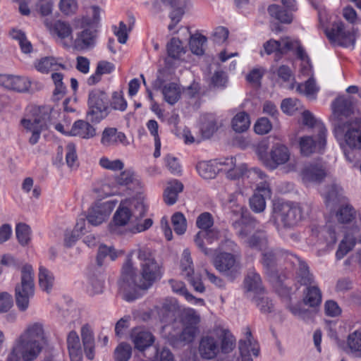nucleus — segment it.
<instances>
[{
  "label": "nucleus",
  "mask_w": 361,
  "mask_h": 361,
  "mask_svg": "<svg viewBox=\"0 0 361 361\" xmlns=\"http://www.w3.org/2000/svg\"><path fill=\"white\" fill-rule=\"evenodd\" d=\"M23 361H34L41 353L43 345L18 338L16 341Z\"/></svg>",
  "instance_id": "16"
},
{
  "label": "nucleus",
  "mask_w": 361,
  "mask_h": 361,
  "mask_svg": "<svg viewBox=\"0 0 361 361\" xmlns=\"http://www.w3.org/2000/svg\"><path fill=\"white\" fill-rule=\"evenodd\" d=\"M197 329L195 327L183 326L182 331L178 335V341L184 344L192 342L197 333Z\"/></svg>",
  "instance_id": "62"
},
{
  "label": "nucleus",
  "mask_w": 361,
  "mask_h": 361,
  "mask_svg": "<svg viewBox=\"0 0 361 361\" xmlns=\"http://www.w3.org/2000/svg\"><path fill=\"white\" fill-rule=\"evenodd\" d=\"M16 234L18 243L22 246L27 245L30 240V228L25 224H18L16 228Z\"/></svg>",
  "instance_id": "54"
},
{
  "label": "nucleus",
  "mask_w": 361,
  "mask_h": 361,
  "mask_svg": "<svg viewBox=\"0 0 361 361\" xmlns=\"http://www.w3.org/2000/svg\"><path fill=\"white\" fill-rule=\"evenodd\" d=\"M325 33L328 39L333 43L345 47L354 48L356 40V31L354 28H346L342 22H336Z\"/></svg>",
  "instance_id": "9"
},
{
  "label": "nucleus",
  "mask_w": 361,
  "mask_h": 361,
  "mask_svg": "<svg viewBox=\"0 0 361 361\" xmlns=\"http://www.w3.org/2000/svg\"><path fill=\"white\" fill-rule=\"evenodd\" d=\"M355 216V211L353 207L345 205L340 208L336 213V218L338 222L347 224L350 222Z\"/></svg>",
  "instance_id": "58"
},
{
  "label": "nucleus",
  "mask_w": 361,
  "mask_h": 361,
  "mask_svg": "<svg viewBox=\"0 0 361 361\" xmlns=\"http://www.w3.org/2000/svg\"><path fill=\"white\" fill-rule=\"evenodd\" d=\"M343 189L336 184L329 186L324 194L327 207L338 204L342 198Z\"/></svg>",
  "instance_id": "44"
},
{
  "label": "nucleus",
  "mask_w": 361,
  "mask_h": 361,
  "mask_svg": "<svg viewBox=\"0 0 361 361\" xmlns=\"http://www.w3.org/2000/svg\"><path fill=\"white\" fill-rule=\"evenodd\" d=\"M207 38L203 35L196 32L190 36L189 45L191 51L196 55L204 53Z\"/></svg>",
  "instance_id": "38"
},
{
  "label": "nucleus",
  "mask_w": 361,
  "mask_h": 361,
  "mask_svg": "<svg viewBox=\"0 0 361 361\" xmlns=\"http://www.w3.org/2000/svg\"><path fill=\"white\" fill-rule=\"evenodd\" d=\"M214 218L209 212L200 214L196 219V226L200 231H207L213 228Z\"/></svg>",
  "instance_id": "59"
},
{
  "label": "nucleus",
  "mask_w": 361,
  "mask_h": 361,
  "mask_svg": "<svg viewBox=\"0 0 361 361\" xmlns=\"http://www.w3.org/2000/svg\"><path fill=\"white\" fill-rule=\"evenodd\" d=\"M111 106L114 110L124 111L128 106L122 92H114L112 94Z\"/></svg>",
  "instance_id": "63"
},
{
  "label": "nucleus",
  "mask_w": 361,
  "mask_h": 361,
  "mask_svg": "<svg viewBox=\"0 0 361 361\" xmlns=\"http://www.w3.org/2000/svg\"><path fill=\"white\" fill-rule=\"evenodd\" d=\"M269 15L280 21L282 23H290L293 20L292 13L286 9L282 8L280 6L272 4L268 8Z\"/></svg>",
  "instance_id": "39"
},
{
  "label": "nucleus",
  "mask_w": 361,
  "mask_h": 361,
  "mask_svg": "<svg viewBox=\"0 0 361 361\" xmlns=\"http://www.w3.org/2000/svg\"><path fill=\"white\" fill-rule=\"evenodd\" d=\"M239 350L241 355L250 356V353H252L253 355L257 356L259 355V348L255 340H252L251 344H250L248 341H240Z\"/></svg>",
  "instance_id": "57"
},
{
  "label": "nucleus",
  "mask_w": 361,
  "mask_h": 361,
  "mask_svg": "<svg viewBox=\"0 0 361 361\" xmlns=\"http://www.w3.org/2000/svg\"><path fill=\"white\" fill-rule=\"evenodd\" d=\"M128 202H121L118 208L115 212L113 221L109 224V231L113 234L121 233L120 227L124 226L128 224L132 218V214L126 205Z\"/></svg>",
  "instance_id": "15"
},
{
  "label": "nucleus",
  "mask_w": 361,
  "mask_h": 361,
  "mask_svg": "<svg viewBox=\"0 0 361 361\" xmlns=\"http://www.w3.org/2000/svg\"><path fill=\"white\" fill-rule=\"evenodd\" d=\"M347 348L350 353L356 357H361V329L356 330L348 336Z\"/></svg>",
  "instance_id": "37"
},
{
  "label": "nucleus",
  "mask_w": 361,
  "mask_h": 361,
  "mask_svg": "<svg viewBox=\"0 0 361 361\" xmlns=\"http://www.w3.org/2000/svg\"><path fill=\"white\" fill-rule=\"evenodd\" d=\"M273 218L279 230L291 228L301 220L302 212L298 205L276 201L273 204Z\"/></svg>",
  "instance_id": "7"
},
{
  "label": "nucleus",
  "mask_w": 361,
  "mask_h": 361,
  "mask_svg": "<svg viewBox=\"0 0 361 361\" xmlns=\"http://www.w3.org/2000/svg\"><path fill=\"white\" fill-rule=\"evenodd\" d=\"M216 336L219 339L221 351L224 353H228L233 349L235 346V339L228 331L224 330L219 336Z\"/></svg>",
  "instance_id": "52"
},
{
  "label": "nucleus",
  "mask_w": 361,
  "mask_h": 361,
  "mask_svg": "<svg viewBox=\"0 0 361 361\" xmlns=\"http://www.w3.org/2000/svg\"><path fill=\"white\" fill-rule=\"evenodd\" d=\"M162 94L165 101L169 104L173 105L180 99L181 90L178 84L171 82L163 87Z\"/></svg>",
  "instance_id": "36"
},
{
  "label": "nucleus",
  "mask_w": 361,
  "mask_h": 361,
  "mask_svg": "<svg viewBox=\"0 0 361 361\" xmlns=\"http://www.w3.org/2000/svg\"><path fill=\"white\" fill-rule=\"evenodd\" d=\"M115 70V65L106 61H99L94 74L87 79V84L93 85L101 80L102 75L110 74Z\"/></svg>",
  "instance_id": "32"
},
{
  "label": "nucleus",
  "mask_w": 361,
  "mask_h": 361,
  "mask_svg": "<svg viewBox=\"0 0 361 361\" xmlns=\"http://www.w3.org/2000/svg\"><path fill=\"white\" fill-rule=\"evenodd\" d=\"M118 252L111 246L109 247L106 245H101L98 248L97 255V264L102 267L104 264V259L107 257L111 261H114L118 257Z\"/></svg>",
  "instance_id": "45"
},
{
  "label": "nucleus",
  "mask_w": 361,
  "mask_h": 361,
  "mask_svg": "<svg viewBox=\"0 0 361 361\" xmlns=\"http://www.w3.org/2000/svg\"><path fill=\"white\" fill-rule=\"evenodd\" d=\"M302 118L305 126L315 129L318 135H319L320 145H324V137H326L327 133V130L324 123L320 120L315 118L313 114L307 110L302 112Z\"/></svg>",
  "instance_id": "25"
},
{
  "label": "nucleus",
  "mask_w": 361,
  "mask_h": 361,
  "mask_svg": "<svg viewBox=\"0 0 361 361\" xmlns=\"http://www.w3.org/2000/svg\"><path fill=\"white\" fill-rule=\"evenodd\" d=\"M36 70L42 73H48L49 71H59L64 68V66L52 56L43 57L35 62Z\"/></svg>",
  "instance_id": "30"
},
{
  "label": "nucleus",
  "mask_w": 361,
  "mask_h": 361,
  "mask_svg": "<svg viewBox=\"0 0 361 361\" xmlns=\"http://www.w3.org/2000/svg\"><path fill=\"white\" fill-rule=\"evenodd\" d=\"M244 244L251 248L257 250H264L267 247V238L262 231H257L244 240Z\"/></svg>",
  "instance_id": "31"
},
{
  "label": "nucleus",
  "mask_w": 361,
  "mask_h": 361,
  "mask_svg": "<svg viewBox=\"0 0 361 361\" xmlns=\"http://www.w3.org/2000/svg\"><path fill=\"white\" fill-rule=\"evenodd\" d=\"M67 345L71 361H82V350L78 335L74 331L67 337Z\"/></svg>",
  "instance_id": "26"
},
{
  "label": "nucleus",
  "mask_w": 361,
  "mask_h": 361,
  "mask_svg": "<svg viewBox=\"0 0 361 361\" xmlns=\"http://www.w3.org/2000/svg\"><path fill=\"white\" fill-rule=\"evenodd\" d=\"M300 148L303 156H310L318 152L320 153L326 145V137H324V145H320L319 135H317V140H313L311 136H304L300 139Z\"/></svg>",
  "instance_id": "20"
},
{
  "label": "nucleus",
  "mask_w": 361,
  "mask_h": 361,
  "mask_svg": "<svg viewBox=\"0 0 361 361\" xmlns=\"http://www.w3.org/2000/svg\"><path fill=\"white\" fill-rule=\"evenodd\" d=\"M132 355V348L126 343H120L114 350V359L116 361H128Z\"/></svg>",
  "instance_id": "53"
},
{
  "label": "nucleus",
  "mask_w": 361,
  "mask_h": 361,
  "mask_svg": "<svg viewBox=\"0 0 361 361\" xmlns=\"http://www.w3.org/2000/svg\"><path fill=\"white\" fill-rule=\"evenodd\" d=\"M181 274L185 278L190 277L194 274V268L190 253L188 250H185L182 254L180 259Z\"/></svg>",
  "instance_id": "49"
},
{
  "label": "nucleus",
  "mask_w": 361,
  "mask_h": 361,
  "mask_svg": "<svg viewBox=\"0 0 361 361\" xmlns=\"http://www.w3.org/2000/svg\"><path fill=\"white\" fill-rule=\"evenodd\" d=\"M173 230L178 235L183 234L187 228V221L181 212L175 213L171 217Z\"/></svg>",
  "instance_id": "56"
},
{
  "label": "nucleus",
  "mask_w": 361,
  "mask_h": 361,
  "mask_svg": "<svg viewBox=\"0 0 361 361\" xmlns=\"http://www.w3.org/2000/svg\"><path fill=\"white\" fill-rule=\"evenodd\" d=\"M231 126L233 130L237 133L246 131L250 126L249 115L244 112L238 113L232 119Z\"/></svg>",
  "instance_id": "43"
},
{
  "label": "nucleus",
  "mask_w": 361,
  "mask_h": 361,
  "mask_svg": "<svg viewBox=\"0 0 361 361\" xmlns=\"http://www.w3.org/2000/svg\"><path fill=\"white\" fill-rule=\"evenodd\" d=\"M303 295V302L306 305L314 307L322 302V292L316 285L307 286Z\"/></svg>",
  "instance_id": "34"
},
{
  "label": "nucleus",
  "mask_w": 361,
  "mask_h": 361,
  "mask_svg": "<svg viewBox=\"0 0 361 361\" xmlns=\"http://www.w3.org/2000/svg\"><path fill=\"white\" fill-rule=\"evenodd\" d=\"M121 202H128L126 205L128 210L130 211L132 216L137 219L142 217L145 214V207L143 202L140 199L133 198L125 200Z\"/></svg>",
  "instance_id": "47"
},
{
  "label": "nucleus",
  "mask_w": 361,
  "mask_h": 361,
  "mask_svg": "<svg viewBox=\"0 0 361 361\" xmlns=\"http://www.w3.org/2000/svg\"><path fill=\"white\" fill-rule=\"evenodd\" d=\"M11 37L17 40L22 51L25 54L30 53L32 51V46L27 39L25 34L20 30L13 29L10 32Z\"/></svg>",
  "instance_id": "48"
},
{
  "label": "nucleus",
  "mask_w": 361,
  "mask_h": 361,
  "mask_svg": "<svg viewBox=\"0 0 361 361\" xmlns=\"http://www.w3.org/2000/svg\"><path fill=\"white\" fill-rule=\"evenodd\" d=\"M89 114L94 116L95 119L100 121L108 114L109 97L106 92L100 90H93L89 94Z\"/></svg>",
  "instance_id": "10"
},
{
  "label": "nucleus",
  "mask_w": 361,
  "mask_h": 361,
  "mask_svg": "<svg viewBox=\"0 0 361 361\" xmlns=\"http://www.w3.org/2000/svg\"><path fill=\"white\" fill-rule=\"evenodd\" d=\"M334 134L345 156V148L361 147V118H350L353 113L350 97H339L332 104Z\"/></svg>",
  "instance_id": "3"
},
{
  "label": "nucleus",
  "mask_w": 361,
  "mask_h": 361,
  "mask_svg": "<svg viewBox=\"0 0 361 361\" xmlns=\"http://www.w3.org/2000/svg\"><path fill=\"white\" fill-rule=\"evenodd\" d=\"M197 350L198 354L202 360H214L221 352L219 339L214 335L204 336L199 341Z\"/></svg>",
  "instance_id": "11"
},
{
  "label": "nucleus",
  "mask_w": 361,
  "mask_h": 361,
  "mask_svg": "<svg viewBox=\"0 0 361 361\" xmlns=\"http://www.w3.org/2000/svg\"><path fill=\"white\" fill-rule=\"evenodd\" d=\"M30 80L23 76L12 75L10 90L17 92H26L30 87Z\"/></svg>",
  "instance_id": "55"
},
{
  "label": "nucleus",
  "mask_w": 361,
  "mask_h": 361,
  "mask_svg": "<svg viewBox=\"0 0 361 361\" xmlns=\"http://www.w3.org/2000/svg\"><path fill=\"white\" fill-rule=\"evenodd\" d=\"M262 164L269 170L277 169L283 173L296 169V159H261Z\"/></svg>",
  "instance_id": "22"
},
{
  "label": "nucleus",
  "mask_w": 361,
  "mask_h": 361,
  "mask_svg": "<svg viewBox=\"0 0 361 361\" xmlns=\"http://www.w3.org/2000/svg\"><path fill=\"white\" fill-rule=\"evenodd\" d=\"M221 171L226 174L230 180L238 179L246 175L247 178H254L255 176L263 179L265 174L259 169L253 168L247 169V165L240 159H226L220 163Z\"/></svg>",
  "instance_id": "8"
},
{
  "label": "nucleus",
  "mask_w": 361,
  "mask_h": 361,
  "mask_svg": "<svg viewBox=\"0 0 361 361\" xmlns=\"http://www.w3.org/2000/svg\"><path fill=\"white\" fill-rule=\"evenodd\" d=\"M252 300L260 311L264 313L270 312L273 308L271 301L267 297L264 296L263 293L261 295H255Z\"/></svg>",
  "instance_id": "61"
},
{
  "label": "nucleus",
  "mask_w": 361,
  "mask_h": 361,
  "mask_svg": "<svg viewBox=\"0 0 361 361\" xmlns=\"http://www.w3.org/2000/svg\"><path fill=\"white\" fill-rule=\"evenodd\" d=\"M168 3L172 7V11L169 14L171 23L168 25V29L171 32H177L175 30L176 25L182 19L184 13L191 7L190 0H161Z\"/></svg>",
  "instance_id": "13"
},
{
  "label": "nucleus",
  "mask_w": 361,
  "mask_h": 361,
  "mask_svg": "<svg viewBox=\"0 0 361 361\" xmlns=\"http://www.w3.org/2000/svg\"><path fill=\"white\" fill-rule=\"evenodd\" d=\"M200 322V315L193 309H185L182 313V322L183 326H192L198 329Z\"/></svg>",
  "instance_id": "50"
},
{
  "label": "nucleus",
  "mask_w": 361,
  "mask_h": 361,
  "mask_svg": "<svg viewBox=\"0 0 361 361\" xmlns=\"http://www.w3.org/2000/svg\"><path fill=\"white\" fill-rule=\"evenodd\" d=\"M35 293V273L32 265L25 264L20 269V281L15 288L16 303L21 312L29 307L30 299Z\"/></svg>",
  "instance_id": "6"
},
{
  "label": "nucleus",
  "mask_w": 361,
  "mask_h": 361,
  "mask_svg": "<svg viewBox=\"0 0 361 361\" xmlns=\"http://www.w3.org/2000/svg\"><path fill=\"white\" fill-rule=\"evenodd\" d=\"M101 142L104 146L126 145V137L122 132L115 128H106L102 134Z\"/></svg>",
  "instance_id": "23"
},
{
  "label": "nucleus",
  "mask_w": 361,
  "mask_h": 361,
  "mask_svg": "<svg viewBox=\"0 0 361 361\" xmlns=\"http://www.w3.org/2000/svg\"><path fill=\"white\" fill-rule=\"evenodd\" d=\"M296 91L299 94L305 95L310 99H314L319 91V87L317 86L314 80L310 78L304 83H298Z\"/></svg>",
  "instance_id": "41"
},
{
  "label": "nucleus",
  "mask_w": 361,
  "mask_h": 361,
  "mask_svg": "<svg viewBox=\"0 0 361 361\" xmlns=\"http://www.w3.org/2000/svg\"><path fill=\"white\" fill-rule=\"evenodd\" d=\"M169 283L170 284L173 292L184 296L185 300H187L188 301H193L194 303L204 302V300L202 299L196 298L192 294H190L188 291L183 282L175 279H170L169 281Z\"/></svg>",
  "instance_id": "42"
},
{
  "label": "nucleus",
  "mask_w": 361,
  "mask_h": 361,
  "mask_svg": "<svg viewBox=\"0 0 361 361\" xmlns=\"http://www.w3.org/2000/svg\"><path fill=\"white\" fill-rule=\"evenodd\" d=\"M81 338L86 357L92 360L94 357V338L92 330L87 324H84L81 328Z\"/></svg>",
  "instance_id": "24"
},
{
  "label": "nucleus",
  "mask_w": 361,
  "mask_h": 361,
  "mask_svg": "<svg viewBox=\"0 0 361 361\" xmlns=\"http://www.w3.org/2000/svg\"><path fill=\"white\" fill-rule=\"evenodd\" d=\"M216 159L202 160L197 165L199 174L204 179H212L216 177L221 168L217 167Z\"/></svg>",
  "instance_id": "29"
},
{
  "label": "nucleus",
  "mask_w": 361,
  "mask_h": 361,
  "mask_svg": "<svg viewBox=\"0 0 361 361\" xmlns=\"http://www.w3.org/2000/svg\"><path fill=\"white\" fill-rule=\"evenodd\" d=\"M244 284L247 292H252L255 295H261L264 293L261 278L255 271L248 272L245 279Z\"/></svg>",
  "instance_id": "33"
},
{
  "label": "nucleus",
  "mask_w": 361,
  "mask_h": 361,
  "mask_svg": "<svg viewBox=\"0 0 361 361\" xmlns=\"http://www.w3.org/2000/svg\"><path fill=\"white\" fill-rule=\"evenodd\" d=\"M138 259L140 261V274H135L130 255L122 268L119 289L123 298L128 302L138 298L139 289H148L161 276L159 265L147 250H138Z\"/></svg>",
  "instance_id": "2"
},
{
  "label": "nucleus",
  "mask_w": 361,
  "mask_h": 361,
  "mask_svg": "<svg viewBox=\"0 0 361 361\" xmlns=\"http://www.w3.org/2000/svg\"><path fill=\"white\" fill-rule=\"evenodd\" d=\"M31 118H25L20 121L23 127L32 135L29 142L36 144L42 130L49 126H53L59 133L68 135L78 137L82 139H91L96 135V128L85 120H78L70 126V121L64 123H57L61 113L50 106H35L31 110Z\"/></svg>",
  "instance_id": "1"
},
{
  "label": "nucleus",
  "mask_w": 361,
  "mask_h": 361,
  "mask_svg": "<svg viewBox=\"0 0 361 361\" xmlns=\"http://www.w3.org/2000/svg\"><path fill=\"white\" fill-rule=\"evenodd\" d=\"M358 237L359 236L356 235L355 231H353L352 236L350 235L345 236L336 251V257L338 259H341L353 249Z\"/></svg>",
  "instance_id": "46"
},
{
  "label": "nucleus",
  "mask_w": 361,
  "mask_h": 361,
  "mask_svg": "<svg viewBox=\"0 0 361 361\" xmlns=\"http://www.w3.org/2000/svg\"><path fill=\"white\" fill-rule=\"evenodd\" d=\"M300 106L301 104L298 99L288 98L282 101L281 107L285 114L292 115L299 109Z\"/></svg>",
  "instance_id": "64"
},
{
  "label": "nucleus",
  "mask_w": 361,
  "mask_h": 361,
  "mask_svg": "<svg viewBox=\"0 0 361 361\" xmlns=\"http://www.w3.org/2000/svg\"><path fill=\"white\" fill-rule=\"evenodd\" d=\"M100 8L92 6L87 8L86 15L76 20L77 27L83 30L77 34L74 46L77 49H87L94 43L96 27L100 19Z\"/></svg>",
  "instance_id": "5"
},
{
  "label": "nucleus",
  "mask_w": 361,
  "mask_h": 361,
  "mask_svg": "<svg viewBox=\"0 0 361 361\" xmlns=\"http://www.w3.org/2000/svg\"><path fill=\"white\" fill-rule=\"evenodd\" d=\"M298 269L296 273V279L298 283L302 286H312L314 283V276L310 272L309 267L307 264L298 259Z\"/></svg>",
  "instance_id": "35"
},
{
  "label": "nucleus",
  "mask_w": 361,
  "mask_h": 361,
  "mask_svg": "<svg viewBox=\"0 0 361 361\" xmlns=\"http://www.w3.org/2000/svg\"><path fill=\"white\" fill-rule=\"evenodd\" d=\"M119 185L129 186L130 185H140L138 176L131 170L123 171L117 178Z\"/></svg>",
  "instance_id": "51"
},
{
  "label": "nucleus",
  "mask_w": 361,
  "mask_h": 361,
  "mask_svg": "<svg viewBox=\"0 0 361 361\" xmlns=\"http://www.w3.org/2000/svg\"><path fill=\"white\" fill-rule=\"evenodd\" d=\"M18 338L32 342H37V343L44 345L46 343V336L43 324L40 322L29 324Z\"/></svg>",
  "instance_id": "18"
},
{
  "label": "nucleus",
  "mask_w": 361,
  "mask_h": 361,
  "mask_svg": "<svg viewBox=\"0 0 361 361\" xmlns=\"http://www.w3.org/2000/svg\"><path fill=\"white\" fill-rule=\"evenodd\" d=\"M50 33L60 39H64L72 37L73 30L71 25L65 21L56 20L53 24L49 25L46 23Z\"/></svg>",
  "instance_id": "28"
},
{
  "label": "nucleus",
  "mask_w": 361,
  "mask_h": 361,
  "mask_svg": "<svg viewBox=\"0 0 361 361\" xmlns=\"http://www.w3.org/2000/svg\"><path fill=\"white\" fill-rule=\"evenodd\" d=\"M39 287L47 293H49L53 287L54 276L53 274L44 267L39 269Z\"/></svg>",
  "instance_id": "40"
},
{
  "label": "nucleus",
  "mask_w": 361,
  "mask_h": 361,
  "mask_svg": "<svg viewBox=\"0 0 361 361\" xmlns=\"http://www.w3.org/2000/svg\"><path fill=\"white\" fill-rule=\"evenodd\" d=\"M220 239V231L216 228L207 231H199L195 235V243L198 248L207 256L213 253V250L206 247L204 240L208 244H213Z\"/></svg>",
  "instance_id": "14"
},
{
  "label": "nucleus",
  "mask_w": 361,
  "mask_h": 361,
  "mask_svg": "<svg viewBox=\"0 0 361 361\" xmlns=\"http://www.w3.org/2000/svg\"><path fill=\"white\" fill-rule=\"evenodd\" d=\"M115 207L112 201L98 202L90 210L87 216L88 222L98 226L106 221Z\"/></svg>",
  "instance_id": "12"
},
{
  "label": "nucleus",
  "mask_w": 361,
  "mask_h": 361,
  "mask_svg": "<svg viewBox=\"0 0 361 361\" xmlns=\"http://www.w3.org/2000/svg\"><path fill=\"white\" fill-rule=\"evenodd\" d=\"M167 51L169 56L178 59L184 53L181 41L178 38H172L167 44Z\"/></svg>",
  "instance_id": "60"
},
{
  "label": "nucleus",
  "mask_w": 361,
  "mask_h": 361,
  "mask_svg": "<svg viewBox=\"0 0 361 361\" xmlns=\"http://www.w3.org/2000/svg\"><path fill=\"white\" fill-rule=\"evenodd\" d=\"M271 189L267 183L258 185L257 190L250 200V205L255 212H263L266 207V199L271 197Z\"/></svg>",
  "instance_id": "17"
},
{
  "label": "nucleus",
  "mask_w": 361,
  "mask_h": 361,
  "mask_svg": "<svg viewBox=\"0 0 361 361\" xmlns=\"http://www.w3.org/2000/svg\"><path fill=\"white\" fill-rule=\"evenodd\" d=\"M183 190V185L178 180H173L167 183L164 191V202L168 205L174 204L178 200V195Z\"/></svg>",
  "instance_id": "27"
},
{
  "label": "nucleus",
  "mask_w": 361,
  "mask_h": 361,
  "mask_svg": "<svg viewBox=\"0 0 361 361\" xmlns=\"http://www.w3.org/2000/svg\"><path fill=\"white\" fill-rule=\"evenodd\" d=\"M215 251L216 253L212 264L218 271L231 280L240 275L241 253L238 245L233 240L229 238L224 239Z\"/></svg>",
  "instance_id": "4"
},
{
  "label": "nucleus",
  "mask_w": 361,
  "mask_h": 361,
  "mask_svg": "<svg viewBox=\"0 0 361 361\" xmlns=\"http://www.w3.org/2000/svg\"><path fill=\"white\" fill-rule=\"evenodd\" d=\"M300 175L305 183H321L327 173L323 166L317 163L305 166Z\"/></svg>",
  "instance_id": "19"
},
{
  "label": "nucleus",
  "mask_w": 361,
  "mask_h": 361,
  "mask_svg": "<svg viewBox=\"0 0 361 361\" xmlns=\"http://www.w3.org/2000/svg\"><path fill=\"white\" fill-rule=\"evenodd\" d=\"M130 338L135 348L139 351L149 347L154 342L152 334L141 327L134 328L131 331Z\"/></svg>",
  "instance_id": "21"
}]
</instances>
